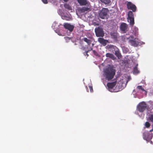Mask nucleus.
<instances>
[{
    "mask_svg": "<svg viewBox=\"0 0 153 153\" xmlns=\"http://www.w3.org/2000/svg\"><path fill=\"white\" fill-rule=\"evenodd\" d=\"M104 76L108 81L112 79L115 74L116 70L111 66L106 68L103 71Z\"/></svg>",
    "mask_w": 153,
    "mask_h": 153,
    "instance_id": "obj_1",
    "label": "nucleus"
},
{
    "mask_svg": "<svg viewBox=\"0 0 153 153\" xmlns=\"http://www.w3.org/2000/svg\"><path fill=\"white\" fill-rule=\"evenodd\" d=\"M109 10L108 8H102L101 10L99 11V17L102 19H105L107 18L108 16V13Z\"/></svg>",
    "mask_w": 153,
    "mask_h": 153,
    "instance_id": "obj_2",
    "label": "nucleus"
},
{
    "mask_svg": "<svg viewBox=\"0 0 153 153\" xmlns=\"http://www.w3.org/2000/svg\"><path fill=\"white\" fill-rule=\"evenodd\" d=\"M95 32L96 36L97 37H103L104 33L102 28L99 27L95 29Z\"/></svg>",
    "mask_w": 153,
    "mask_h": 153,
    "instance_id": "obj_3",
    "label": "nucleus"
},
{
    "mask_svg": "<svg viewBox=\"0 0 153 153\" xmlns=\"http://www.w3.org/2000/svg\"><path fill=\"white\" fill-rule=\"evenodd\" d=\"M147 105L144 102H142L139 103L137 106L138 111L140 112H143L147 108Z\"/></svg>",
    "mask_w": 153,
    "mask_h": 153,
    "instance_id": "obj_4",
    "label": "nucleus"
},
{
    "mask_svg": "<svg viewBox=\"0 0 153 153\" xmlns=\"http://www.w3.org/2000/svg\"><path fill=\"white\" fill-rule=\"evenodd\" d=\"M128 19L130 25L133 26L134 24V15L132 11H129L128 12Z\"/></svg>",
    "mask_w": 153,
    "mask_h": 153,
    "instance_id": "obj_5",
    "label": "nucleus"
},
{
    "mask_svg": "<svg viewBox=\"0 0 153 153\" xmlns=\"http://www.w3.org/2000/svg\"><path fill=\"white\" fill-rule=\"evenodd\" d=\"M152 137V133L149 131H145L143 133V138L144 140L146 141H148L151 140Z\"/></svg>",
    "mask_w": 153,
    "mask_h": 153,
    "instance_id": "obj_6",
    "label": "nucleus"
},
{
    "mask_svg": "<svg viewBox=\"0 0 153 153\" xmlns=\"http://www.w3.org/2000/svg\"><path fill=\"white\" fill-rule=\"evenodd\" d=\"M111 48L114 49L115 51V54L120 59L122 57V55L120 53L119 49L116 46L111 45L110 47Z\"/></svg>",
    "mask_w": 153,
    "mask_h": 153,
    "instance_id": "obj_7",
    "label": "nucleus"
},
{
    "mask_svg": "<svg viewBox=\"0 0 153 153\" xmlns=\"http://www.w3.org/2000/svg\"><path fill=\"white\" fill-rule=\"evenodd\" d=\"M127 6L128 9L132 10L133 12H135L136 11V6L131 2H128L127 4Z\"/></svg>",
    "mask_w": 153,
    "mask_h": 153,
    "instance_id": "obj_8",
    "label": "nucleus"
},
{
    "mask_svg": "<svg viewBox=\"0 0 153 153\" xmlns=\"http://www.w3.org/2000/svg\"><path fill=\"white\" fill-rule=\"evenodd\" d=\"M120 28L123 33H125L127 31L128 25L126 23H123L120 25Z\"/></svg>",
    "mask_w": 153,
    "mask_h": 153,
    "instance_id": "obj_9",
    "label": "nucleus"
},
{
    "mask_svg": "<svg viewBox=\"0 0 153 153\" xmlns=\"http://www.w3.org/2000/svg\"><path fill=\"white\" fill-rule=\"evenodd\" d=\"M63 26L65 29H68L71 32L73 31L74 27V26L73 25L68 23H65Z\"/></svg>",
    "mask_w": 153,
    "mask_h": 153,
    "instance_id": "obj_10",
    "label": "nucleus"
},
{
    "mask_svg": "<svg viewBox=\"0 0 153 153\" xmlns=\"http://www.w3.org/2000/svg\"><path fill=\"white\" fill-rule=\"evenodd\" d=\"M136 39H134V40L133 39H129L128 40L129 43L132 46L134 47H137V46L139 44V42L135 40Z\"/></svg>",
    "mask_w": 153,
    "mask_h": 153,
    "instance_id": "obj_11",
    "label": "nucleus"
},
{
    "mask_svg": "<svg viewBox=\"0 0 153 153\" xmlns=\"http://www.w3.org/2000/svg\"><path fill=\"white\" fill-rule=\"evenodd\" d=\"M98 41L104 46H105L107 43L108 42V40L105 39L103 38L100 37L98 38Z\"/></svg>",
    "mask_w": 153,
    "mask_h": 153,
    "instance_id": "obj_12",
    "label": "nucleus"
},
{
    "mask_svg": "<svg viewBox=\"0 0 153 153\" xmlns=\"http://www.w3.org/2000/svg\"><path fill=\"white\" fill-rule=\"evenodd\" d=\"M116 84V82H108L107 83V86L108 88L110 90L114 88Z\"/></svg>",
    "mask_w": 153,
    "mask_h": 153,
    "instance_id": "obj_13",
    "label": "nucleus"
},
{
    "mask_svg": "<svg viewBox=\"0 0 153 153\" xmlns=\"http://www.w3.org/2000/svg\"><path fill=\"white\" fill-rule=\"evenodd\" d=\"M111 38L115 40H117V33H111L110 34Z\"/></svg>",
    "mask_w": 153,
    "mask_h": 153,
    "instance_id": "obj_14",
    "label": "nucleus"
},
{
    "mask_svg": "<svg viewBox=\"0 0 153 153\" xmlns=\"http://www.w3.org/2000/svg\"><path fill=\"white\" fill-rule=\"evenodd\" d=\"M133 33L134 35L136 36H137L138 34V28L137 27H134L133 29Z\"/></svg>",
    "mask_w": 153,
    "mask_h": 153,
    "instance_id": "obj_15",
    "label": "nucleus"
},
{
    "mask_svg": "<svg viewBox=\"0 0 153 153\" xmlns=\"http://www.w3.org/2000/svg\"><path fill=\"white\" fill-rule=\"evenodd\" d=\"M78 2L82 5H86L87 2L86 0H77Z\"/></svg>",
    "mask_w": 153,
    "mask_h": 153,
    "instance_id": "obj_16",
    "label": "nucleus"
},
{
    "mask_svg": "<svg viewBox=\"0 0 153 153\" xmlns=\"http://www.w3.org/2000/svg\"><path fill=\"white\" fill-rule=\"evenodd\" d=\"M63 19H65L67 21H70L71 19V16L70 14V15L68 16H67L66 15H64L63 16Z\"/></svg>",
    "mask_w": 153,
    "mask_h": 153,
    "instance_id": "obj_17",
    "label": "nucleus"
},
{
    "mask_svg": "<svg viewBox=\"0 0 153 153\" xmlns=\"http://www.w3.org/2000/svg\"><path fill=\"white\" fill-rule=\"evenodd\" d=\"M106 56L107 57H109L113 60L115 59V57H114V56L112 54L110 53H107L106 54Z\"/></svg>",
    "mask_w": 153,
    "mask_h": 153,
    "instance_id": "obj_18",
    "label": "nucleus"
},
{
    "mask_svg": "<svg viewBox=\"0 0 153 153\" xmlns=\"http://www.w3.org/2000/svg\"><path fill=\"white\" fill-rule=\"evenodd\" d=\"M64 6L65 9L68 10H72L71 7L68 4L65 3L64 4Z\"/></svg>",
    "mask_w": 153,
    "mask_h": 153,
    "instance_id": "obj_19",
    "label": "nucleus"
},
{
    "mask_svg": "<svg viewBox=\"0 0 153 153\" xmlns=\"http://www.w3.org/2000/svg\"><path fill=\"white\" fill-rule=\"evenodd\" d=\"M138 64H137L134 67L133 70V72L134 74H138L139 73V70H138L137 68V66Z\"/></svg>",
    "mask_w": 153,
    "mask_h": 153,
    "instance_id": "obj_20",
    "label": "nucleus"
},
{
    "mask_svg": "<svg viewBox=\"0 0 153 153\" xmlns=\"http://www.w3.org/2000/svg\"><path fill=\"white\" fill-rule=\"evenodd\" d=\"M83 40L84 41L86 42L88 45H90L91 43V40L88 39L87 38H84L83 39Z\"/></svg>",
    "mask_w": 153,
    "mask_h": 153,
    "instance_id": "obj_21",
    "label": "nucleus"
},
{
    "mask_svg": "<svg viewBox=\"0 0 153 153\" xmlns=\"http://www.w3.org/2000/svg\"><path fill=\"white\" fill-rule=\"evenodd\" d=\"M137 88L138 90L139 91H145L146 92V94H147V91L144 89L143 88L142 86L141 85H139L137 87Z\"/></svg>",
    "mask_w": 153,
    "mask_h": 153,
    "instance_id": "obj_22",
    "label": "nucleus"
},
{
    "mask_svg": "<svg viewBox=\"0 0 153 153\" xmlns=\"http://www.w3.org/2000/svg\"><path fill=\"white\" fill-rule=\"evenodd\" d=\"M102 2L104 3L105 4H108L111 2L110 0H100Z\"/></svg>",
    "mask_w": 153,
    "mask_h": 153,
    "instance_id": "obj_23",
    "label": "nucleus"
},
{
    "mask_svg": "<svg viewBox=\"0 0 153 153\" xmlns=\"http://www.w3.org/2000/svg\"><path fill=\"white\" fill-rule=\"evenodd\" d=\"M145 126L146 128H149L150 126V124L149 122H146L145 124Z\"/></svg>",
    "mask_w": 153,
    "mask_h": 153,
    "instance_id": "obj_24",
    "label": "nucleus"
},
{
    "mask_svg": "<svg viewBox=\"0 0 153 153\" xmlns=\"http://www.w3.org/2000/svg\"><path fill=\"white\" fill-rule=\"evenodd\" d=\"M149 118L151 122H153V114L150 115L149 117Z\"/></svg>",
    "mask_w": 153,
    "mask_h": 153,
    "instance_id": "obj_25",
    "label": "nucleus"
},
{
    "mask_svg": "<svg viewBox=\"0 0 153 153\" xmlns=\"http://www.w3.org/2000/svg\"><path fill=\"white\" fill-rule=\"evenodd\" d=\"M89 10V8L88 7H84L82 8L81 11L83 12H85V11H87Z\"/></svg>",
    "mask_w": 153,
    "mask_h": 153,
    "instance_id": "obj_26",
    "label": "nucleus"
},
{
    "mask_svg": "<svg viewBox=\"0 0 153 153\" xmlns=\"http://www.w3.org/2000/svg\"><path fill=\"white\" fill-rule=\"evenodd\" d=\"M56 32L59 36H64V34H62L61 33V32H60V31H59V30H56Z\"/></svg>",
    "mask_w": 153,
    "mask_h": 153,
    "instance_id": "obj_27",
    "label": "nucleus"
},
{
    "mask_svg": "<svg viewBox=\"0 0 153 153\" xmlns=\"http://www.w3.org/2000/svg\"><path fill=\"white\" fill-rule=\"evenodd\" d=\"M130 38H131L132 39H134V36H130L128 37H125L124 38V39H125V40H126V39L127 40Z\"/></svg>",
    "mask_w": 153,
    "mask_h": 153,
    "instance_id": "obj_28",
    "label": "nucleus"
},
{
    "mask_svg": "<svg viewBox=\"0 0 153 153\" xmlns=\"http://www.w3.org/2000/svg\"><path fill=\"white\" fill-rule=\"evenodd\" d=\"M64 39L66 40L67 42H68L71 39L70 38L68 37H64Z\"/></svg>",
    "mask_w": 153,
    "mask_h": 153,
    "instance_id": "obj_29",
    "label": "nucleus"
},
{
    "mask_svg": "<svg viewBox=\"0 0 153 153\" xmlns=\"http://www.w3.org/2000/svg\"><path fill=\"white\" fill-rule=\"evenodd\" d=\"M93 52L94 54L96 56H98L99 54L98 53L95 51L93 50Z\"/></svg>",
    "mask_w": 153,
    "mask_h": 153,
    "instance_id": "obj_30",
    "label": "nucleus"
},
{
    "mask_svg": "<svg viewBox=\"0 0 153 153\" xmlns=\"http://www.w3.org/2000/svg\"><path fill=\"white\" fill-rule=\"evenodd\" d=\"M89 88L90 89L91 92H92L93 91V89L92 86L91 85L89 86Z\"/></svg>",
    "mask_w": 153,
    "mask_h": 153,
    "instance_id": "obj_31",
    "label": "nucleus"
},
{
    "mask_svg": "<svg viewBox=\"0 0 153 153\" xmlns=\"http://www.w3.org/2000/svg\"><path fill=\"white\" fill-rule=\"evenodd\" d=\"M43 2L45 4H47L48 3L47 0H42Z\"/></svg>",
    "mask_w": 153,
    "mask_h": 153,
    "instance_id": "obj_32",
    "label": "nucleus"
},
{
    "mask_svg": "<svg viewBox=\"0 0 153 153\" xmlns=\"http://www.w3.org/2000/svg\"><path fill=\"white\" fill-rule=\"evenodd\" d=\"M89 51V50H88V51H87L86 52V54L88 56V52Z\"/></svg>",
    "mask_w": 153,
    "mask_h": 153,
    "instance_id": "obj_33",
    "label": "nucleus"
},
{
    "mask_svg": "<svg viewBox=\"0 0 153 153\" xmlns=\"http://www.w3.org/2000/svg\"><path fill=\"white\" fill-rule=\"evenodd\" d=\"M152 131H153V128L151 129L149 132H151Z\"/></svg>",
    "mask_w": 153,
    "mask_h": 153,
    "instance_id": "obj_34",
    "label": "nucleus"
},
{
    "mask_svg": "<svg viewBox=\"0 0 153 153\" xmlns=\"http://www.w3.org/2000/svg\"><path fill=\"white\" fill-rule=\"evenodd\" d=\"M64 0L65 1V2H67V1H68V0Z\"/></svg>",
    "mask_w": 153,
    "mask_h": 153,
    "instance_id": "obj_35",
    "label": "nucleus"
}]
</instances>
